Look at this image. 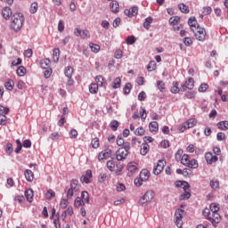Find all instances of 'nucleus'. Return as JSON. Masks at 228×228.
<instances>
[{
    "instance_id": "nucleus-10",
    "label": "nucleus",
    "mask_w": 228,
    "mask_h": 228,
    "mask_svg": "<svg viewBox=\"0 0 228 228\" xmlns=\"http://www.w3.org/2000/svg\"><path fill=\"white\" fill-rule=\"evenodd\" d=\"M124 13L127 17H134L135 15H138V7L134 6L130 9H126Z\"/></svg>"
},
{
    "instance_id": "nucleus-62",
    "label": "nucleus",
    "mask_w": 228,
    "mask_h": 228,
    "mask_svg": "<svg viewBox=\"0 0 228 228\" xmlns=\"http://www.w3.org/2000/svg\"><path fill=\"white\" fill-rule=\"evenodd\" d=\"M216 138L218 142H224V140H225V134L222 132H218L216 134Z\"/></svg>"
},
{
    "instance_id": "nucleus-41",
    "label": "nucleus",
    "mask_w": 228,
    "mask_h": 228,
    "mask_svg": "<svg viewBox=\"0 0 228 228\" xmlns=\"http://www.w3.org/2000/svg\"><path fill=\"white\" fill-rule=\"evenodd\" d=\"M16 73L20 77L26 76V68H24V66H20L17 69Z\"/></svg>"
},
{
    "instance_id": "nucleus-27",
    "label": "nucleus",
    "mask_w": 228,
    "mask_h": 228,
    "mask_svg": "<svg viewBox=\"0 0 228 228\" xmlns=\"http://www.w3.org/2000/svg\"><path fill=\"white\" fill-rule=\"evenodd\" d=\"M181 21V18L179 16L171 17L169 19V24L171 26H177L179 22Z\"/></svg>"
},
{
    "instance_id": "nucleus-15",
    "label": "nucleus",
    "mask_w": 228,
    "mask_h": 228,
    "mask_svg": "<svg viewBox=\"0 0 228 228\" xmlns=\"http://www.w3.org/2000/svg\"><path fill=\"white\" fill-rule=\"evenodd\" d=\"M110 8L113 13H118V11L120 10V5L118 4V2L112 1L110 4Z\"/></svg>"
},
{
    "instance_id": "nucleus-59",
    "label": "nucleus",
    "mask_w": 228,
    "mask_h": 228,
    "mask_svg": "<svg viewBox=\"0 0 228 228\" xmlns=\"http://www.w3.org/2000/svg\"><path fill=\"white\" fill-rule=\"evenodd\" d=\"M91 145L93 149H98L99 148V138H94L91 142Z\"/></svg>"
},
{
    "instance_id": "nucleus-53",
    "label": "nucleus",
    "mask_w": 228,
    "mask_h": 228,
    "mask_svg": "<svg viewBox=\"0 0 228 228\" xmlns=\"http://www.w3.org/2000/svg\"><path fill=\"white\" fill-rule=\"evenodd\" d=\"M20 151H22V142H20V140L18 139L16 140V149H15L16 154H19Z\"/></svg>"
},
{
    "instance_id": "nucleus-12",
    "label": "nucleus",
    "mask_w": 228,
    "mask_h": 228,
    "mask_svg": "<svg viewBox=\"0 0 228 228\" xmlns=\"http://www.w3.org/2000/svg\"><path fill=\"white\" fill-rule=\"evenodd\" d=\"M2 16L5 20H9L10 17H12V9L10 7H4L2 10Z\"/></svg>"
},
{
    "instance_id": "nucleus-58",
    "label": "nucleus",
    "mask_w": 228,
    "mask_h": 228,
    "mask_svg": "<svg viewBox=\"0 0 228 228\" xmlns=\"http://www.w3.org/2000/svg\"><path fill=\"white\" fill-rule=\"evenodd\" d=\"M74 204H75V208H81V206H84L83 200H81L80 197L76 198Z\"/></svg>"
},
{
    "instance_id": "nucleus-34",
    "label": "nucleus",
    "mask_w": 228,
    "mask_h": 228,
    "mask_svg": "<svg viewBox=\"0 0 228 228\" xmlns=\"http://www.w3.org/2000/svg\"><path fill=\"white\" fill-rule=\"evenodd\" d=\"M89 92H90V94H97V92H99V85L91 84L89 86Z\"/></svg>"
},
{
    "instance_id": "nucleus-17",
    "label": "nucleus",
    "mask_w": 228,
    "mask_h": 228,
    "mask_svg": "<svg viewBox=\"0 0 228 228\" xmlns=\"http://www.w3.org/2000/svg\"><path fill=\"white\" fill-rule=\"evenodd\" d=\"M24 175H25V179L28 182V183H31L33 181V179L35 178L34 177V175H33V171L29 170V169H27L24 173Z\"/></svg>"
},
{
    "instance_id": "nucleus-21",
    "label": "nucleus",
    "mask_w": 228,
    "mask_h": 228,
    "mask_svg": "<svg viewBox=\"0 0 228 228\" xmlns=\"http://www.w3.org/2000/svg\"><path fill=\"white\" fill-rule=\"evenodd\" d=\"M217 128L220 131H227L228 129V121H220L217 123Z\"/></svg>"
},
{
    "instance_id": "nucleus-5",
    "label": "nucleus",
    "mask_w": 228,
    "mask_h": 228,
    "mask_svg": "<svg viewBox=\"0 0 228 228\" xmlns=\"http://www.w3.org/2000/svg\"><path fill=\"white\" fill-rule=\"evenodd\" d=\"M197 40L204 42L206 40V29L204 28L197 27L193 31Z\"/></svg>"
},
{
    "instance_id": "nucleus-20",
    "label": "nucleus",
    "mask_w": 228,
    "mask_h": 228,
    "mask_svg": "<svg viewBox=\"0 0 228 228\" xmlns=\"http://www.w3.org/2000/svg\"><path fill=\"white\" fill-rule=\"evenodd\" d=\"M149 129L151 133H156V131H158L159 129V126L158 125V122L156 121H151L149 124Z\"/></svg>"
},
{
    "instance_id": "nucleus-13",
    "label": "nucleus",
    "mask_w": 228,
    "mask_h": 228,
    "mask_svg": "<svg viewBox=\"0 0 228 228\" xmlns=\"http://www.w3.org/2000/svg\"><path fill=\"white\" fill-rule=\"evenodd\" d=\"M188 24L191 31H195V29H197V27H199V23H197V19H195V17H191L188 20Z\"/></svg>"
},
{
    "instance_id": "nucleus-31",
    "label": "nucleus",
    "mask_w": 228,
    "mask_h": 228,
    "mask_svg": "<svg viewBox=\"0 0 228 228\" xmlns=\"http://www.w3.org/2000/svg\"><path fill=\"white\" fill-rule=\"evenodd\" d=\"M120 85H122V79H120V77H116L112 83V88L115 90L120 88Z\"/></svg>"
},
{
    "instance_id": "nucleus-28",
    "label": "nucleus",
    "mask_w": 228,
    "mask_h": 228,
    "mask_svg": "<svg viewBox=\"0 0 228 228\" xmlns=\"http://www.w3.org/2000/svg\"><path fill=\"white\" fill-rule=\"evenodd\" d=\"M210 186L212 190H218L220 188V182L216 179H212L210 181Z\"/></svg>"
},
{
    "instance_id": "nucleus-44",
    "label": "nucleus",
    "mask_w": 228,
    "mask_h": 228,
    "mask_svg": "<svg viewBox=\"0 0 228 228\" xmlns=\"http://www.w3.org/2000/svg\"><path fill=\"white\" fill-rule=\"evenodd\" d=\"M191 197V193L188 191H184V193L181 194L179 199L180 200H186L187 199H190Z\"/></svg>"
},
{
    "instance_id": "nucleus-14",
    "label": "nucleus",
    "mask_w": 228,
    "mask_h": 228,
    "mask_svg": "<svg viewBox=\"0 0 228 228\" xmlns=\"http://www.w3.org/2000/svg\"><path fill=\"white\" fill-rule=\"evenodd\" d=\"M92 177V170H87L86 175L80 178L81 183L88 184L90 183V178Z\"/></svg>"
},
{
    "instance_id": "nucleus-9",
    "label": "nucleus",
    "mask_w": 228,
    "mask_h": 228,
    "mask_svg": "<svg viewBox=\"0 0 228 228\" xmlns=\"http://www.w3.org/2000/svg\"><path fill=\"white\" fill-rule=\"evenodd\" d=\"M205 159L208 165H212V163H216V161H218V157L213 155L211 152H208L205 154Z\"/></svg>"
},
{
    "instance_id": "nucleus-26",
    "label": "nucleus",
    "mask_w": 228,
    "mask_h": 228,
    "mask_svg": "<svg viewBox=\"0 0 228 228\" xmlns=\"http://www.w3.org/2000/svg\"><path fill=\"white\" fill-rule=\"evenodd\" d=\"M185 125L187 126L188 129H191V127H195V126H197V119H195V118L188 119L185 122Z\"/></svg>"
},
{
    "instance_id": "nucleus-61",
    "label": "nucleus",
    "mask_w": 228,
    "mask_h": 228,
    "mask_svg": "<svg viewBox=\"0 0 228 228\" xmlns=\"http://www.w3.org/2000/svg\"><path fill=\"white\" fill-rule=\"evenodd\" d=\"M61 136V135H60V134L57 133V132L52 133V134H50V138H51V140H53V141H54V140H60Z\"/></svg>"
},
{
    "instance_id": "nucleus-3",
    "label": "nucleus",
    "mask_w": 228,
    "mask_h": 228,
    "mask_svg": "<svg viewBox=\"0 0 228 228\" xmlns=\"http://www.w3.org/2000/svg\"><path fill=\"white\" fill-rule=\"evenodd\" d=\"M186 213L184 210L178 208L175 213V224L176 227L183 228V218H184V216Z\"/></svg>"
},
{
    "instance_id": "nucleus-7",
    "label": "nucleus",
    "mask_w": 228,
    "mask_h": 228,
    "mask_svg": "<svg viewBox=\"0 0 228 228\" xmlns=\"http://www.w3.org/2000/svg\"><path fill=\"white\" fill-rule=\"evenodd\" d=\"M74 35L76 37H81L83 39L90 38V31H88L87 29L81 30L77 28H76L74 29Z\"/></svg>"
},
{
    "instance_id": "nucleus-56",
    "label": "nucleus",
    "mask_w": 228,
    "mask_h": 228,
    "mask_svg": "<svg viewBox=\"0 0 228 228\" xmlns=\"http://www.w3.org/2000/svg\"><path fill=\"white\" fill-rule=\"evenodd\" d=\"M183 150L182 149H179L178 151H177V152L175 153V161H181V158H182V156H183Z\"/></svg>"
},
{
    "instance_id": "nucleus-39",
    "label": "nucleus",
    "mask_w": 228,
    "mask_h": 228,
    "mask_svg": "<svg viewBox=\"0 0 228 228\" xmlns=\"http://www.w3.org/2000/svg\"><path fill=\"white\" fill-rule=\"evenodd\" d=\"M179 92H180L179 83L173 82V86L171 87V93L172 94H179Z\"/></svg>"
},
{
    "instance_id": "nucleus-60",
    "label": "nucleus",
    "mask_w": 228,
    "mask_h": 228,
    "mask_svg": "<svg viewBox=\"0 0 228 228\" xmlns=\"http://www.w3.org/2000/svg\"><path fill=\"white\" fill-rule=\"evenodd\" d=\"M5 152H6V154H8V155H10V154H12V152H13V148H12V143L8 142V143L6 144Z\"/></svg>"
},
{
    "instance_id": "nucleus-63",
    "label": "nucleus",
    "mask_w": 228,
    "mask_h": 228,
    "mask_svg": "<svg viewBox=\"0 0 228 228\" xmlns=\"http://www.w3.org/2000/svg\"><path fill=\"white\" fill-rule=\"evenodd\" d=\"M208 87L209 86L208 84H201L198 90L199 92L204 93L206 90H208Z\"/></svg>"
},
{
    "instance_id": "nucleus-4",
    "label": "nucleus",
    "mask_w": 228,
    "mask_h": 228,
    "mask_svg": "<svg viewBox=\"0 0 228 228\" xmlns=\"http://www.w3.org/2000/svg\"><path fill=\"white\" fill-rule=\"evenodd\" d=\"M154 191H147L142 197L139 200V204L143 206V204H147L151 202L152 199H154Z\"/></svg>"
},
{
    "instance_id": "nucleus-49",
    "label": "nucleus",
    "mask_w": 228,
    "mask_h": 228,
    "mask_svg": "<svg viewBox=\"0 0 228 228\" xmlns=\"http://www.w3.org/2000/svg\"><path fill=\"white\" fill-rule=\"evenodd\" d=\"M131 88H133V86H131V83L126 84L125 87L123 88V92L126 95H128V94H131Z\"/></svg>"
},
{
    "instance_id": "nucleus-57",
    "label": "nucleus",
    "mask_w": 228,
    "mask_h": 228,
    "mask_svg": "<svg viewBox=\"0 0 228 228\" xmlns=\"http://www.w3.org/2000/svg\"><path fill=\"white\" fill-rule=\"evenodd\" d=\"M67 206H69V200H67L66 199H61L60 202V207L61 208V209H65Z\"/></svg>"
},
{
    "instance_id": "nucleus-64",
    "label": "nucleus",
    "mask_w": 228,
    "mask_h": 228,
    "mask_svg": "<svg viewBox=\"0 0 228 228\" xmlns=\"http://www.w3.org/2000/svg\"><path fill=\"white\" fill-rule=\"evenodd\" d=\"M126 142H124V138H122L121 136H118L117 138V145H118L119 147H124Z\"/></svg>"
},
{
    "instance_id": "nucleus-35",
    "label": "nucleus",
    "mask_w": 228,
    "mask_h": 228,
    "mask_svg": "<svg viewBox=\"0 0 228 228\" xmlns=\"http://www.w3.org/2000/svg\"><path fill=\"white\" fill-rule=\"evenodd\" d=\"M182 165H184V167H188V164L190 163V156L188 154H183L181 159Z\"/></svg>"
},
{
    "instance_id": "nucleus-54",
    "label": "nucleus",
    "mask_w": 228,
    "mask_h": 228,
    "mask_svg": "<svg viewBox=\"0 0 228 228\" xmlns=\"http://www.w3.org/2000/svg\"><path fill=\"white\" fill-rule=\"evenodd\" d=\"M8 113H10V109L0 105V115H8Z\"/></svg>"
},
{
    "instance_id": "nucleus-32",
    "label": "nucleus",
    "mask_w": 228,
    "mask_h": 228,
    "mask_svg": "<svg viewBox=\"0 0 228 228\" xmlns=\"http://www.w3.org/2000/svg\"><path fill=\"white\" fill-rule=\"evenodd\" d=\"M185 85L187 86L188 90H193L195 86V81L193 78L190 77L187 81H185Z\"/></svg>"
},
{
    "instance_id": "nucleus-22",
    "label": "nucleus",
    "mask_w": 228,
    "mask_h": 228,
    "mask_svg": "<svg viewBox=\"0 0 228 228\" xmlns=\"http://www.w3.org/2000/svg\"><path fill=\"white\" fill-rule=\"evenodd\" d=\"M151 176V173L147 169H143L140 173V178L143 181H147Z\"/></svg>"
},
{
    "instance_id": "nucleus-33",
    "label": "nucleus",
    "mask_w": 228,
    "mask_h": 228,
    "mask_svg": "<svg viewBox=\"0 0 228 228\" xmlns=\"http://www.w3.org/2000/svg\"><path fill=\"white\" fill-rule=\"evenodd\" d=\"M147 152H149V144L148 143H142L141 145V154H142V156H146Z\"/></svg>"
},
{
    "instance_id": "nucleus-30",
    "label": "nucleus",
    "mask_w": 228,
    "mask_h": 228,
    "mask_svg": "<svg viewBox=\"0 0 228 228\" xmlns=\"http://www.w3.org/2000/svg\"><path fill=\"white\" fill-rule=\"evenodd\" d=\"M77 180H72L70 183V188L71 191H74L75 193L78 191L79 188H77Z\"/></svg>"
},
{
    "instance_id": "nucleus-8",
    "label": "nucleus",
    "mask_w": 228,
    "mask_h": 228,
    "mask_svg": "<svg viewBox=\"0 0 228 228\" xmlns=\"http://www.w3.org/2000/svg\"><path fill=\"white\" fill-rule=\"evenodd\" d=\"M208 220H209L211 224L215 225L222 222V217L220 216V214L211 212L210 216L208 217Z\"/></svg>"
},
{
    "instance_id": "nucleus-40",
    "label": "nucleus",
    "mask_w": 228,
    "mask_h": 228,
    "mask_svg": "<svg viewBox=\"0 0 228 228\" xmlns=\"http://www.w3.org/2000/svg\"><path fill=\"white\" fill-rule=\"evenodd\" d=\"M95 82L97 83L98 86H104V77L102 76L99 75L95 77Z\"/></svg>"
},
{
    "instance_id": "nucleus-45",
    "label": "nucleus",
    "mask_w": 228,
    "mask_h": 228,
    "mask_svg": "<svg viewBox=\"0 0 228 228\" xmlns=\"http://www.w3.org/2000/svg\"><path fill=\"white\" fill-rule=\"evenodd\" d=\"M210 211L211 213H218L220 211V207H218V204L212 203L210 204Z\"/></svg>"
},
{
    "instance_id": "nucleus-2",
    "label": "nucleus",
    "mask_w": 228,
    "mask_h": 228,
    "mask_svg": "<svg viewBox=\"0 0 228 228\" xmlns=\"http://www.w3.org/2000/svg\"><path fill=\"white\" fill-rule=\"evenodd\" d=\"M129 151H131V144L129 142H126L124 147L119 148L116 151V159L118 161H124V159H126L129 155Z\"/></svg>"
},
{
    "instance_id": "nucleus-24",
    "label": "nucleus",
    "mask_w": 228,
    "mask_h": 228,
    "mask_svg": "<svg viewBox=\"0 0 228 228\" xmlns=\"http://www.w3.org/2000/svg\"><path fill=\"white\" fill-rule=\"evenodd\" d=\"M64 74L68 78L72 77V74H74V69H72V67L70 66L66 67L64 70Z\"/></svg>"
},
{
    "instance_id": "nucleus-55",
    "label": "nucleus",
    "mask_w": 228,
    "mask_h": 228,
    "mask_svg": "<svg viewBox=\"0 0 228 228\" xmlns=\"http://www.w3.org/2000/svg\"><path fill=\"white\" fill-rule=\"evenodd\" d=\"M108 177V175L104 172L101 173L98 176L99 183H104Z\"/></svg>"
},
{
    "instance_id": "nucleus-42",
    "label": "nucleus",
    "mask_w": 228,
    "mask_h": 228,
    "mask_svg": "<svg viewBox=\"0 0 228 228\" xmlns=\"http://www.w3.org/2000/svg\"><path fill=\"white\" fill-rule=\"evenodd\" d=\"M148 72H152V70H156V61H151L147 66Z\"/></svg>"
},
{
    "instance_id": "nucleus-38",
    "label": "nucleus",
    "mask_w": 228,
    "mask_h": 228,
    "mask_svg": "<svg viewBox=\"0 0 228 228\" xmlns=\"http://www.w3.org/2000/svg\"><path fill=\"white\" fill-rule=\"evenodd\" d=\"M89 46L93 53H99L101 51V46L97 44L90 43Z\"/></svg>"
},
{
    "instance_id": "nucleus-37",
    "label": "nucleus",
    "mask_w": 228,
    "mask_h": 228,
    "mask_svg": "<svg viewBox=\"0 0 228 228\" xmlns=\"http://www.w3.org/2000/svg\"><path fill=\"white\" fill-rule=\"evenodd\" d=\"M187 167L189 168H199V162H197V159H191L189 161Z\"/></svg>"
},
{
    "instance_id": "nucleus-19",
    "label": "nucleus",
    "mask_w": 228,
    "mask_h": 228,
    "mask_svg": "<svg viewBox=\"0 0 228 228\" xmlns=\"http://www.w3.org/2000/svg\"><path fill=\"white\" fill-rule=\"evenodd\" d=\"M81 200H82L83 205L88 204V202H90V196L87 191H82Z\"/></svg>"
},
{
    "instance_id": "nucleus-36",
    "label": "nucleus",
    "mask_w": 228,
    "mask_h": 228,
    "mask_svg": "<svg viewBox=\"0 0 228 228\" xmlns=\"http://www.w3.org/2000/svg\"><path fill=\"white\" fill-rule=\"evenodd\" d=\"M151 24H152V18L147 17L143 22V28H145V29H151Z\"/></svg>"
},
{
    "instance_id": "nucleus-6",
    "label": "nucleus",
    "mask_w": 228,
    "mask_h": 228,
    "mask_svg": "<svg viewBox=\"0 0 228 228\" xmlns=\"http://www.w3.org/2000/svg\"><path fill=\"white\" fill-rule=\"evenodd\" d=\"M166 166H167V161L165 159L159 160L158 164L154 166L153 174L155 175H159V174L163 172V169L165 168Z\"/></svg>"
},
{
    "instance_id": "nucleus-47",
    "label": "nucleus",
    "mask_w": 228,
    "mask_h": 228,
    "mask_svg": "<svg viewBox=\"0 0 228 228\" xmlns=\"http://www.w3.org/2000/svg\"><path fill=\"white\" fill-rule=\"evenodd\" d=\"M196 95L197 92L195 91H190L184 94V97H186V99H195Z\"/></svg>"
},
{
    "instance_id": "nucleus-25",
    "label": "nucleus",
    "mask_w": 228,
    "mask_h": 228,
    "mask_svg": "<svg viewBox=\"0 0 228 228\" xmlns=\"http://www.w3.org/2000/svg\"><path fill=\"white\" fill-rule=\"evenodd\" d=\"M13 86H15V83L12 79H8L4 84V87L6 88V90L9 91L13 90Z\"/></svg>"
},
{
    "instance_id": "nucleus-1",
    "label": "nucleus",
    "mask_w": 228,
    "mask_h": 228,
    "mask_svg": "<svg viewBox=\"0 0 228 228\" xmlns=\"http://www.w3.org/2000/svg\"><path fill=\"white\" fill-rule=\"evenodd\" d=\"M24 26V15L21 12L14 13L11 18L10 28L14 33H19Z\"/></svg>"
},
{
    "instance_id": "nucleus-46",
    "label": "nucleus",
    "mask_w": 228,
    "mask_h": 228,
    "mask_svg": "<svg viewBox=\"0 0 228 228\" xmlns=\"http://www.w3.org/2000/svg\"><path fill=\"white\" fill-rule=\"evenodd\" d=\"M110 127L112 131H117L118 129V120H112L110 123Z\"/></svg>"
},
{
    "instance_id": "nucleus-51",
    "label": "nucleus",
    "mask_w": 228,
    "mask_h": 228,
    "mask_svg": "<svg viewBox=\"0 0 228 228\" xmlns=\"http://www.w3.org/2000/svg\"><path fill=\"white\" fill-rule=\"evenodd\" d=\"M136 43V37L134 36H128L126 38V44L128 45H133V44Z\"/></svg>"
},
{
    "instance_id": "nucleus-48",
    "label": "nucleus",
    "mask_w": 228,
    "mask_h": 228,
    "mask_svg": "<svg viewBox=\"0 0 228 228\" xmlns=\"http://www.w3.org/2000/svg\"><path fill=\"white\" fill-rule=\"evenodd\" d=\"M37 11H38V4L37 2L32 3L29 10L30 13H37Z\"/></svg>"
},
{
    "instance_id": "nucleus-16",
    "label": "nucleus",
    "mask_w": 228,
    "mask_h": 228,
    "mask_svg": "<svg viewBox=\"0 0 228 228\" xmlns=\"http://www.w3.org/2000/svg\"><path fill=\"white\" fill-rule=\"evenodd\" d=\"M127 170L130 174H134L135 172H138V165L134 162H130L127 165Z\"/></svg>"
},
{
    "instance_id": "nucleus-29",
    "label": "nucleus",
    "mask_w": 228,
    "mask_h": 228,
    "mask_svg": "<svg viewBox=\"0 0 228 228\" xmlns=\"http://www.w3.org/2000/svg\"><path fill=\"white\" fill-rule=\"evenodd\" d=\"M40 65L42 69H49L51 65V60L49 59H44L40 61Z\"/></svg>"
},
{
    "instance_id": "nucleus-43",
    "label": "nucleus",
    "mask_w": 228,
    "mask_h": 228,
    "mask_svg": "<svg viewBox=\"0 0 228 228\" xmlns=\"http://www.w3.org/2000/svg\"><path fill=\"white\" fill-rule=\"evenodd\" d=\"M179 10L182 12V13H190V9H188V6L184 4H178Z\"/></svg>"
},
{
    "instance_id": "nucleus-18",
    "label": "nucleus",
    "mask_w": 228,
    "mask_h": 228,
    "mask_svg": "<svg viewBox=\"0 0 228 228\" xmlns=\"http://www.w3.org/2000/svg\"><path fill=\"white\" fill-rule=\"evenodd\" d=\"M53 61L54 63H58V61H60V48L53 49Z\"/></svg>"
},
{
    "instance_id": "nucleus-50",
    "label": "nucleus",
    "mask_w": 228,
    "mask_h": 228,
    "mask_svg": "<svg viewBox=\"0 0 228 228\" xmlns=\"http://www.w3.org/2000/svg\"><path fill=\"white\" fill-rule=\"evenodd\" d=\"M107 168L110 170V172H113L115 170V161L109 160L107 162Z\"/></svg>"
},
{
    "instance_id": "nucleus-23",
    "label": "nucleus",
    "mask_w": 228,
    "mask_h": 228,
    "mask_svg": "<svg viewBox=\"0 0 228 228\" xmlns=\"http://www.w3.org/2000/svg\"><path fill=\"white\" fill-rule=\"evenodd\" d=\"M33 191L31 189L25 191V197L28 202H33Z\"/></svg>"
},
{
    "instance_id": "nucleus-52",
    "label": "nucleus",
    "mask_w": 228,
    "mask_h": 228,
    "mask_svg": "<svg viewBox=\"0 0 228 228\" xmlns=\"http://www.w3.org/2000/svg\"><path fill=\"white\" fill-rule=\"evenodd\" d=\"M56 193H54V191L50 189L45 193V199H47V200H51V199H53V197H54Z\"/></svg>"
},
{
    "instance_id": "nucleus-11",
    "label": "nucleus",
    "mask_w": 228,
    "mask_h": 228,
    "mask_svg": "<svg viewBox=\"0 0 228 228\" xmlns=\"http://www.w3.org/2000/svg\"><path fill=\"white\" fill-rule=\"evenodd\" d=\"M111 156V150H104L98 155L99 161H102V159H108Z\"/></svg>"
}]
</instances>
